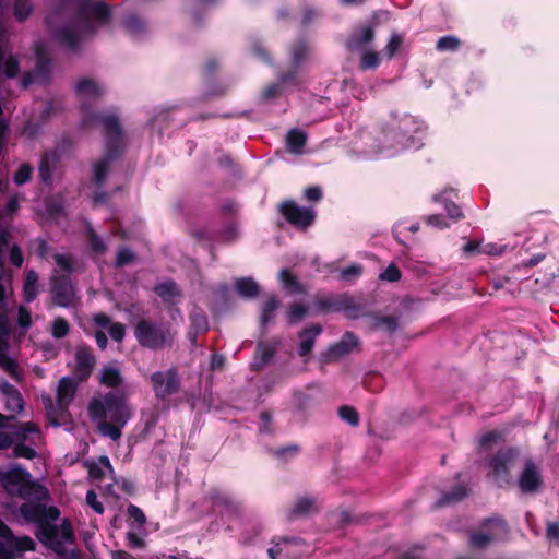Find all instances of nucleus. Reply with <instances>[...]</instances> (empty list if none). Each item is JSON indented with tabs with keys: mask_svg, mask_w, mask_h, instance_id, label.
Here are the masks:
<instances>
[{
	"mask_svg": "<svg viewBox=\"0 0 559 559\" xmlns=\"http://www.w3.org/2000/svg\"><path fill=\"white\" fill-rule=\"evenodd\" d=\"M20 514L28 523L37 524L36 537L47 548L59 556L66 555L64 543L74 544L75 535L72 523L64 518L60 526L52 524L60 516V510L37 502H24L20 506Z\"/></svg>",
	"mask_w": 559,
	"mask_h": 559,
	"instance_id": "nucleus-1",
	"label": "nucleus"
},
{
	"mask_svg": "<svg viewBox=\"0 0 559 559\" xmlns=\"http://www.w3.org/2000/svg\"><path fill=\"white\" fill-rule=\"evenodd\" d=\"M87 413L92 421L97 424L102 436L117 441L122 436V428L132 417V411L123 394L108 392L103 399L94 397L87 405Z\"/></svg>",
	"mask_w": 559,
	"mask_h": 559,
	"instance_id": "nucleus-2",
	"label": "nucleus"
},
{
	"mask_svg": "<svg viewBox=\"0 0 559 559\" xmlns=\"http://www.w3.org/2000/svg\"><path fill=\"white\" fill-rule=\"evenodd\" d=\"M134 336L140 346L153 350L170 347L175 333L168 323H156L141 319L134 325Z\"/></svg>",
	"mask_w": 559,
	"mask_h": 559,
	"instance_id": "nucleus-3",
	"label": "nucleus"
},
{
	"mask_svg": "<svg viewBox=\"0 0 559 559\" xmlns=\"http://www.w3.org/2000/svg\"><path fill=\"white\" fill-rule=\"evenodd\" d=\"M76 379L70 377H62L57 386V403L53 405L52 400L47 397L44 403L47 412V417L51 425L60 426L59 418H62L67 413L70 404L72 403L76 391Z\"/></svg>",
	"mask_w": 559,
	"mask_h": 559,
	"instance_id": "nucleus-4",
	"label": "nucleus"
},
{
	"mask_svg": "<svg viewBox=\"0 0 559 559\" xmlns=\"http://www.w3.org/2000/svg\"><path fill=\"white\" fill-rule=\"evenodd\" d=\"M520 456V451L513 447L499 449L487 460L490 469L489 475L498 487H504L511 483V468Z\"/></svg>",
	"mask_w": 559,
	"mask_h": 559,
	"instance_id": "nucleus-5",
	"label": "nucleus"
},
{
	"mask_svg": "<svg viewBox=\"0 0 559 559\" xmlns=\"http://www.w3.org/2000/svg\"><path fill=\"white\" fill-rule=\"evenodd\" d=\"M313 305L321 313L344 312L349 319L359 318L362 309L348 293L316 297Z\"/></svg>",
	"mask_w": 559,
	"mask_h": 559,
	"instance_id": "nucleus-6",
	"label": "nucleus"
},
{
	"mask_svg": "<svg viewBox=\"0 0 559 559\" xmlns=\"http://www.w3.org/2000/svg\"><path fill=\"white\" fill-rule=\"evenodd\" d=\"M150 383L155 397L162 402L181 391V378L177 367L153 372L150 377Z\"/></svg>",
	"mask_w": 559,
	"mask_h": 559,
	"instance_id": "nucleus-7",
	"label": "nucleus"
},
{
	"mask_svg": "<svg viewBox=\"0 0 559 559\" xmlns=\"http://www.w3.org/2000/svg\"><path fill=\"white\" fill-rule=\"evenodd\" d=\"M76 16L82 21L84 31L92 34L95 32V26L90 19L95 17L97 21L106 23L109 21L111 12L103 1L92 3L90 0H83L79 5Z\"/></svg>",
	"mask_w": 559,
	"mask_h": 559,
	"instance_id": "nucleus-8",
	"label": "nucleus"
},
{
	"mask_svg": "<svg viewBox=\"0 0 559 559\" xmlns=\"http://www.w3.org/2000/svg\"><path fill=\"white\" fill-rule=\"evenodd\" d=\"M281 214L294 227L306 230L316 219V212L311 207H301L295 201L286 200L280 206Z\"/></svg>",
	"mask_w": 559,
	"mask_h": 559,
	"instance_id": "nucleus-9",
	"label": "nucleus"
},
{
	"mask_svg": "<svg viewBox=\"0 0 559 559\" xmlns=\"http://www.w3.org/2000/svg\"><path fill=\"white\" fill-rule=\"evenodd\" d=\"M50 292L55 306L70 308L74 305L75 287L69 275L53 276Z\"/></svg>",
	"mask_w": 559,
	"mask_h": 559,
	"instance_id": "nucleus-10",
	"label": "nucleus"
},
{
	"mask_svg": "<svg viewBox=\"0 0 559 559\" xmlns=\"http://www.w3.org/2000/svg\"><path fill=\"white\" fill-rule=\"evenodd\" d=\"M36 66L33 71L24 73L22 78V86L27 88L31 84L38 82L48 84L51 79V60L40 47H36Z\"/></svg>",
	"mask_w": 559,
	"mask_h": 559,
	"instance_id": "nucleus-11",
	"label": "nucleus"
},
{
	"mask_svg": "<svg viewBox=\"0 0 559 559\" xmlns=\"http://www.w3.org/2000/svg\"><path fill=\"white\" fill-rule=\"evenodd\" d=\"M518 487L524 495H535L542 490L544 481L539 468L533 460L527 459L518 477Z\"/></svg>",
	"mask_w": 559,
	"mask_h": 559,
	"instance_id": "nucleus-12",
	"label": "nucleus"
},
{
	"mask_svg": "<svg viewBox=\"0 0 559 559\" xmlns=\"http://www.w3.org/2000/svg\"><path fill=\"white\" fill-rule=\"evenodd\" d=\"M358 346V337L353 332L347 331L338 342L330 345L325 352L321 353L320 360L323 364H332L349 355Z\"/></svg>",
	"mask_w": 559,
	"mask_h": 559,
	"instance_id": "nucleus-13",
	"label": "nucleus"
},
{
	"mask_svg": "<svg viewBox=\"0 0 559 559\" xmlns=\"http://www.w3.org/2000/svg\"><path fill=\"white\" fill-rule=\"evenodd\" d=\"M94 122H100L104 129V135L110 136H122L123 130L119 118L116 115H103L97 112H86L83 116L82 124L90 127Z\"/></svg>",
	"mask_w": 559,
	"mask_h": 559,
	"instance_id": "nucleus-14",
	"label": "nucleus"
},
{
	"mask_svg": "<svg viewBox=\"0 0 559 559\" xmlns=\"http://www.w3.org/2000/svg\"><path fill=\"white\" fill-rule=\"evenodd\" d=\"M96 359L93 355L92 348L83 345L79 346L75 352V367L73 373L79 382L86 381L95 367Z\"/></svg>",
	"mask_w": 559,
	"mask_h": 559,
	"instance_id": "nucleus-15",
	"label": "nucleus"
},
{
	"mask_svg": "<svg viewBox=\"0 0 559 559\" xmlns=\"http://www.w3.org/2000/svg\"><path fill=\"white\" fill-rule=\"evenodd\" d=\"M20 476L21 474L17 472L9 473L7 476L10 484L16 485L21 483L19 497L22 499L36 498L39 501L48 499L49 492L45 486L31 480L21 481Z\"/></svg>",
	"mask_w": 559,
	"mask_h": 559,
	"instance_id": "nucleus-16",
	"label": "nucleus"
},
{
	"mask_svg": "<svg viewBox=\"0 0 559 559\" xmlns=\"http://www.w3.org/2000/svg\"><path fill=\"white\" fill-rule=\"evenodd\" d=\"M377 22L360 25L347 39L346 48L349 51H362L374 39Z\"/></svg>",
	"mask_w": 559,
	"mask_h": 559,
	"instance_id": "nucleus-17",
	"label": "nucleus"
},
{
	"mask_svg": "<svg viewBox=\"0 0 559 559\" xmlns=\"http://www.w3.org/2000/svg\"><path fill=\"white\" fill-rule=\"evenodd\" d=\"M281 346L280 340L259 341L254 350L253 371H261L276 355Z\"/></svg>",
	"mask_w": 559,
	"mask_h": 559,
	"instance_id": "nucleus-18",
	"label": "nucleus"
},
{
	"mask_svg": "<svg viewBox=\"0 0 559 559\" xmlns=\"http://www.w3.org/2000/svg\"><path fill=\"white\" fill-rule=\"evenodd\" d=\"M323 329L320 324L316 323L309 328L302 329L298 333V337L300 343L298 345V355L308 360V357L311 355L317 337L322 333Z\"/></svg>",
	"mask_w": 559,
	"mask_h": 559,
	"instance_id": "nucleus-19",
	"label": "nucleus"
},
{
	"mask_svg": "<svg viewBox=\"0 0 559 559\" xmlns=\"http://www.w3.org/2000/svg\"><path fill=\"white\" fill-rule=\"evenodd\" d=\"M316 499L312 497H300L296 502L286 511V520L294 522L296 520L306 518L312 513H317Z\"/></svg>",
	"mask_w": 559,
	"mask_h": 559,
	"instance_id": "nucleus-20",
	"label": "nucleus"
},
{
	"mask_svg": "<svg viewBox=\"0 0 559 559\" xmlns=\"http://www.w3.org/2000/svg\"><path fill=\"white\" fill-rule=\"evenodd\" d=\"M211 501L213 507L223 508L229 515L238 518L242 514L243 508L241 502L237 501L226 492L214 490L211 493Z\"/></svg>",
	"mask_w": 559,
	"mask_h": 559,
	"instance_id": "nucleus-21",
	"label": "nucleus"
},
{
	"mask_svg": "<svg viewBox=\"0 0 559 559\" xmlns=\"http://www.w3.org/2000/svg\"><path fill=\"white\" fill-rule=\"evenodd\" d=\"M57 41L68 50H78L81 43L80 34L70 26H62L55 32Z\"/></svg>",
	"mask_w": 559,
	"mask_h": 559,
	"instance_id": "nucleus-22",
	"label": "nucleus"
},
{
	"mask_svg": "<svg viewBox=\"0 0 559 559\" xmlns=\"http://www.w3.org/2000/svg\"><path fill=\"white\" fill-rule=\"evenodd\" d=\"M237 294L245 299H254L260 294L259 284L251 277H239L235 282Z\"/></svg>",
	"mask_w": 559,
	"mask_h": 559,
	"instance_id": "nucleus-23",
	"label": "nucleus"
},
{
	"mask_svg": "<svg viewBox=\"0 0 559 559\" xmlns=\"http://www.w3.org/2000/svg\"><path fill=\"white\" fill-rule=\"evenodd\" d=\"M281 307L278 297L274 294L270 295L267 299L261 305L260 325H266L273 321L276 310Z\"/></svg>",
	"mask_w": 559,
	"mask_h": 559,
	"instance_id": "nucleus-24",
	"label": "nucleus"
},
{
	"mask_svg": "<svg viewBox=\"0 0 559 559\" xmlns=\"http://www.w3.org/2000/svg\"><path fill=\"white\" fill-rule=\"evenodd\" d=\"M38 295V274L34 270H28L25 274L23 284V296L26 302H33Z\"/></svg>",
	"mask_w": 559,
	"mask_h": 559,
	"instance_id": "nucleus-25",
	"label": "nucleus"
},
{
	"mask_svg": "<svg viewBox=\"0 0 559 559\" xmlns=\"http://www.w3.org/2000/svg\"><path fill=\"white\" fill-rule=\"evenodd\" d=\"M306 143H307V134L304 131H301L297 128H294L287 132L286 144H287V150L290 153H295V154L301 153Z\"/></svg>",
	"mask_w": 559,
	"mask_h": 559,
	"instance_id": "nucleus-26",
	"label": "nucleus"
},
{
	"mask_svg": "<svg viewBox=\"0 0 559 559\" xmlns=\"http://www.w3.org/2000/svg\"><path fill=\"white\" fill-rule=\"evenodd\" d=\"M154 292L164 302H171L174 298L181 296V290L174 281L157 284Z\"/></svg>",
	"mask_w": 559,
	"mask_h": 559,
	"instance_id": "nucleus-27",
	"label": "nucleus"
},
{
	"mask_svg": "<svg viewBox=\"0 0 559 559\" xmlns=\"http://www.w3.org/2000/svg\"><path fill=\"white\" fill-rule=\"evenodd\" d=\"M123 378L118 368L106 366L102 369L99 382L107 388H118L122 384Z\"/></svg>",
	"mask_w": 559,
	"mask_h": 559,
	"instance_id": "nucleus-28",
	"label": "nucleus"
},
{
	"mask_svg": "<svg viewBox=\"0 0 559 559\" xmlns=\"http://www.w3.org/2000/svg\"><path fill=\"white\" fill-rule=\"evenodd\" d=\"M75 93L81 96H100L104 91L96 81L90 78H81L75 85Z\"/></svg>",
	"mask_w": 559,
	"mask_h": 559,
	"instance_id": "nucleus-29",
	"label": "nucleus"
},
{
	"mask_svg": "<svg viewBox=\"0 0 559 559\" xmlns=\"http://www.w3.org/2000/svg\"><path fill=\"white\" fill-rule=\"evenodd\" d=\"M105 140V154L103 158L115 162L123 154L122 136H110Z\"/></svg>",
	"mask_w": 559,
	"mask_h": 559,
	"instance_id": "nucleus-30",
	"label": "nucleus"
},
{
	"mask_svg": "<svg viewBox=\"0 0 559 559\" xmlns=\"http://www.w3.org/2000/svg\"><path fill=\"white\" fill-rule=\"evenodd\" d=\"M467 495V489L463 485H457L450 491L443 492L440 499L436 502V508H442L455 502L461 501Z\"/></svg>",
	"mask_w": 559,
	"mask_h": 559,
	"instance_id": "nucleus-31",
	"label": "nucleus"
},
{
	"mask_svg": "<svg viewBox=\"0 0 559 559\" xmlns=\"http://www.w3.org/2000/svg\"><path fill=\"white\" fill-rule=\"evenodd\" d=\"M366 316L372 319V328H383L390 333H394L399 329V319L394 316H381L374 312H368Z\"/></svg>",
	"mask_w": 559,
	"mask_h": 559,
	"instance_id": "nucleus-32",
	"label": "nucleus"
},
{
	"mask_svg": "<svg viewBox=\"0 0 559 559\" xmlns=\"http://www.w3.org/2000/svg\"><path fill=\"white\" fill-rule=\"evenodd\" d=\"M111 163L102 158L93 164V182L97 188L105 186Z\"/></svg>",
	"mask_w": 559,
	"mask_h": 559,
	"instance_id": "nucleus-33",
	"label": "nucleus"
},
{
	"mask_svg": "<svg viewBox=\"0 0 559 559\" xmlns=\"http://www.w3.org/2000/svg\"><path fill=\"white\" fill-rule=\"evenodd\" d=\"M309 52V45L302 37L297 38L290 46L292 63L300 67Z\"/></svg>",
	"mask_w": 559,
	"mask_h": 559,
	"instance_id": "nucleus-34",
	"label": "nucleus"
},
{
	"mask_svg": "<svg viewBox=\"0 0 559 559\" xmlns=\"http://www.w3.org/2000/svg\"><path fill=\"white\" fill-rule=\"evenodd\" d=\"M9 546L15 554V557L25 551H34L36 549V543L34 542V539L26 535L19 537L13 535V538L10 540Z\"/></svg>",
	"mask_w": 559,
	"mask_h": 559,
	"instance_id": "nucleus-35",
	"label": "nucleus"
},
{
	"mask_svg": "<svg viewBox=\"0 0 559 559\" xmlns=\"http://www.w3.org/2000/svg\"><path fill=\"white\" fill-rule=\"evenodd\" d=\"M190 329L195 331V334H202L209 331L207 317L201 309L193 310L190 313Z\"/></svg>",
	"mask_w": 559,
	"mask_h": 559,
	"instance_id": "nucleus-36",
	"label": "nucleus"
},
{
	"mask_svg": "<svg viewBox=\"0 0 559 559\" xmlns=\"http://www.w3.org/2000/svg\"><path fill=\"white\" fill-rule=\"evenodd\" d=\"M496 538L495 534L474 532L469 535V545L475 549H484Z\"/></svg>",
	"mask_w": 559,
	"mask_h": 559,
	"instance_id": "nucleus-37",
	"label": "nucleus"
},
{
	"mask_svg": "<svg viewBox=\"0 0 559 559\" xmlns=\"http://www.w3.org/2000/svg\"><path fill=\"white\" fill-rule=\"evenodd\" d=\"M462 41L454 35H445L438 39L436 49L438 51H456L460 49Z\"/></svg>",
	"mask_w": 559,
	"mask_h": 559,
	"instance_id": "nucleus-38",
	"label": "nucleus"
},
{
	"mask_svg": "<svg viewBox=\"0 0 559 559\" xmlns=\"http://www.w3.org/2000/svg\"><path fill=\"white\" fill-rule=\"evenodd\" d=\"M123 26L132 35L142 34L146 29L145 22L135 14L128 15L123 20Z\"/></svg>",
	"mask_w": 559,
	"mask_h": 559,
	"instance_id": "nucleus-39",
	"label": "nucleus"
},
{
	"mask_svg": "<svg viewBox=\"0 0 559 559\" xmlns=\"http://www.w3.org/2000/svg\"><path fill=\"white\" fill-rule=\"evenodd\" d=\"M33 12V5L29 0H15L13 7V15L16 21L24 22Z\"/></svg>",
	"mask_w": 559,
	"mask_h": 559,
	"instance_id": "nucleus-40",
	"label": "nucleus"
},
{
	"mask_svg": "<svg viewBox=\"0 0 559 559\" xmlns=\"http://www.w3.org/2000/svg\"><path fill=\"white\" fill-rule=\"evenodd\" d=\"M39 179L45 185H51L52 182V165L48 154H44L39 162Z\"/></svg>",
	"mask_w": 559,
	"mask_h": 559,
	"instance_id": "nucleus-41",
	"label": "nucleus"
},
{
	"mask_svg": "<svg viewBox=\"0 0 559 559\" xmlns=\"http://www.w3.org/2000/svg\"><path fill=\"white\" fill-rule=\"evenodd\" d=\"M280 278L283 282L285 288L290 290L292 293H301L302 288L297 278L292 274V272L287 269H284L280 272Z\"/></svg>",
	"mask_w": 559,
	"mask_h": 559,
	"instance_id": "nucleus-42",
	"label": "nucleus"
},
{
	"mask_svg": "<svg viewBox=\"0 0 559 559\" xmlns=\"http://www.w3.org/2000/svg\"><path fill=\"white\" fill-rule=\"evenodd\" d=\"M338 415L342 420L346 421L353 427L359 425V414L355 407L349 405H343L338 408Z\"/></svg>",
	"mask_w": 559,
	"mask_h": 559,
	"instance_id": "nucleus-43",
	"label": "nucleus"
},
{
	"mask_svg": "<svg viewBox=\"0 0 559 559\" xmlns=\"http://www.w3.org/2000/svg\"><path fill=\"white\" fill-rule=\"evenodd\" d=\"M380 64L379 53L376 51H364L360 58L359 67L361 70L377 69Z\"/></svg>",
	"mask_w": 559,
	"mask_h": 559,
	"instance_id": "nucleus-44",
	"label": "nucleus"
},
{
	"mask_svg": "<svg viewBox=\"0 0 559 559\" xmlns=\"http://www.w3.org/2000/svg\"><path fill=\"white\" fill-rule=\"evenodd\" d=\"M32 174L33 167L27 163H23L14 173L13 181L16 186H23L31 180Z\"/></svg>",
	"mask_w": 559,
	"mask_h": 559,
	"instance_id": "nucleus-45",
	"label": "nucleus"
},
{
	"mask_svg": "<svg viewBox=\"0 0 559 559\" xmlns=\"http://www.w3.org/2000/svg\"><path fill=\"white\" fill-rule=\"evenodd\" d=\"M299 452L300 447L298 444H289L273 450V455L284 462H287L289 459L297 456Z\"/></svg>",
	"mask_w": 559,
	"mask_h": 559,
	"instance_id": "nucleus-46",
	"label": "nucleus"
},
{
	"mask_svg": "<svg viewBox=\"0 0 559 559\" xmlns=\"http://www.w3.org/2000/svg\"><path fill=\"white\" fill-rule=\"evenodd\" d=\"M307 314L306 306L301 304H292L287 311V321L289 324H296Z\"/></svg>",
	"mask_w": 559,
	"mask_h": 559,
	"instance_id": "nucleus-47",
	"label": "nucleus"
},
{
	"mask_svg": "<svg viewBox=\"0 0 559 559\" xmlns=\"http://www.w3.org/2000/svg\"><path fill=\"white\" fill-rule=\"evenodd\" d=\"M88 242L93 252L104 254L107 251V246L96 231L90 227L87 230Z\"/></svg>",
	"mask_w": 559,
	"mask_h": 559,
	"instance_id": "nucleus-48",
	"label": "nucleus"
},
{
	"mask_svg": "<svg viewBox=\"0 0 559 559\" xmlns=\"http://www.w3.org/2000/svg\"><path fill=\"white\" fill-rule=\"evenodd\" d=\"M39 429L36 424L32 421L22 423L15 427L14 438L19 441H25L29 433L38 432Z\"/></svg>",
	"mask_w": 559,
	"mask_h": 559,
	"instance_id": "nucleus-49",
	"label": "nucleus"
},
{
	"mask_svg": "<svg viewBox=\"0 0 559 559\" xmlns=\"http://www.w3.org/2000/svg\"><path fill=\"white\" fill-rule=\"evenodd\" d=\"M70 325L68 321L62 318L58 317L53 320L52 326H51V334L55 338H63L69 334Z\"/></svg>",
	"mask_w": 559,
	"mask_h": 559,
	"instance_id": "nucleus-50",
	"label": "nucleus"
},
{
	"mask_svg": "<svg viewBox=\"0 0 559 559\" xmlns=\"http://www.w3.org/2000/svg\"><path fill=\"white\" fill-rule=\"evenodd\" d=\"M135 254L127 247H122L118 250L115 266L123 267L131 264L135 260Z\"/></svg>",
	"mask_w": 559,
	"mask_h": 559,
	"instance_id": "nucleus-51",
	"label": "nucleus"
},
{
	"mask_svg": "<svg viewBox=\"0 0 559 559\" xmlns=\"http://www.w3.org/2000/svg\"><path fill=\"white\" fill-rule=\"evenodd\" d=\"M441 199L444 200V209L448 213V216L454 221H459L463 217V213L461 211V209L459 207V205H456L454 202L452 201H447L443 197V194H440V195H435L433 197V200L436 202H439L441 201Z\"/></svg>",
	"mask_w": 559,
	"mask_h": 559,
	"instance_id": "nucleus-52",
	"label": "nucleus"
},
{
	"mask_svg": "<svg viewBox=\"0 0 559 559\" xmlns=\"http://www.w3.org/2000/svg\"><path fill=\"white\" fill-rule=\"evenodd\" d=\"M0 366L10 374L12 379L15 381H21L22 377L17 370L16 362L12 358L2 356L0 358Z\"/></svg>",
	"mask_w": 559,
	"mask_h": 559,
	"instance_id": "nucleus-53",
	"label": "nucleus"
},
{
	"mask_svg": "<svg viewBox=\"0 0 559 559\" xmlns=\"http://www.w3.org/2000/svg\"><path fill=\"white\" fill-rule=\"evenodd\" d=\"M24 441H20L13 447V455L15 457H23L27 460H33L36 456V451L32 447H28L23 443Z\"/></svg>",
	"mask_w": 559,
	"mask_h": 559,
	"instance_id": "nucleus-54",
	"label": "nucleus"
},
{
	"mask_svg": "<svg viewBox=\"0 0 559 559\" xmlns=\"http://www.w3.org/2000/svg\"><path fill=\"white\" fill-rule=\"evenodd\" d=\"M362 273L360 264H352L341 270V278L344 281H354Z\"/></svg>",
	"mask_w": 559,
	"mask_h": 559,
	"instance_id": "nucleus-55",
	"label": "nucleus"
},
{
	"mask_svg": "<svg viewBox=\"0 0 559 559\" xmlns=\"http://www.w3.org/2000/svg\"><path fill=\"white\" fill-rule=\"evenodd\" d=\"M127 514L130 519H133L139 526H143L146 523V515L143 510L135 504L130 503L128 506Z\"/></svg>",
	"mask_w": 559,
	"mask_h": 559,
	"instance_id": "nucleus-56",
	"label": "nucleus"
},
{
	"mask_svg": "<svg viewBox=\"0 0 559 559\" xmlns=\"http://www.w3.org/2000/svg\"><path fill=\"white\" fill-rule=\"evenodd\" d=\"M53 260L61 270L68 273L67 275L73 272V260L70 255L56 253Z\"/></svg>",
	"mask_w": 559,
	"mask_h": 559,
	"instance_id": "nucleus-57",
	"label": "nucleus"
},
{
	"mask_svg": "<svg viewBox=\"0 0 559 559\" xmlns=\"http://www.w3.org/2000/svg\"><path fill=\"white\" fill-rule=\"evenodd\" d=\"M403 43V38L401 35L393 33L389 39V43L385 46V53L389 58H392L396 51L400 49Z\"/></svg>",
	"mask_w": 559,
	"mask_h": 559,
	"instance_id": "nucleus-58",
	"label": "nucleus"
},
{
	"mask_svg": "<svg viewBox=\"0 0 559 559\" xmlns=\"http://www.w3.org/2000/svg\"><path fill=\"white\" fill-rule=\"evenodd\" d=\"M2 68L4 70V74L7 78H15L19 74L20 71V63L16 58L10 57L7 59V61L2 64Z\"/></svg>",
	"mask_w": 559,
	"mask_h": 559,
	"instance_id": "nucleus-59",
	"label": "nucleus"
},
{
	"mask_svg": "<svg viewBox=\"0 0 559 559\" xmlns=\"http://www.w3.org/2000/svg\"><path fill=\"white\" fill-rule=\"evenodd\" d=\"M402 276L401 271L395 264H390L384 272L380 274V278L388 282H397Z\"/></svg>",
	"mask_w": 559,
	"mask_h": 559,
	"instance_id": "nucleus-60",
	"label": "nucleus"
},
{
	"mask_svg": "<svg viewBox=\"0 0 559 559\" xmlns=\"http://www.w3.org/2000/svg\"><path fill=\"white\" fill-rule=\"evenodd\" d=\"M109 335L115 342H121L126 336V328L120 322H114L109 325Z\"/></svg>",
	"mask_w": 559,
	"mask_h": 559,
	"instance_id": "nucleus-61",
	"label": "nucleus"
},
{
	"mask_svg": "<svg viewBox=\"0 0 559 559\" xmlns=\"http://www.w3.org/2000/svg\"><path fill=\"white\" fill-rule=\"evenodd\" d=\"M86 503L97 513L103 514L105 509L100 501L97 499V495L94 490H88L86 492Z\"/></svg>",
	"mask_w": 559,
	"mask_h": 559,
	"instance_id": "nucleus-62",
	"label": "nucleus"
},
{
	"mask_svg": "<svg viewBox=\"0 0 559 559\" xmlns=\"http://www.w3.org/2000/svg\"><path fill=\"white\" fill-rule=\"evenodd\" d=\"M502 432L499 431V430H491V431H488L486 433L483 435V437L480 438V445L483 448H487L489 445H491L492 443L499 441L501 438H502Z\"/></svg>",
	"mask_w": 559,
	"mask_h": 559,
	"instance_id": "nucleus-63",
	"label": "nucleus"
},
{
	"mask_svg": "<svg viewBox=\"0 0 559 559\" xmlns=\"http://www.w3.org/2000/svg\"><path fill=\"white\" fill-rule=\"evenodd\" d=\"M17 323L23 329H28L32 325L31 311L23 306H20L17 310Z\"/></svg>",
	"mask_w": 559,
	"mask_h": 559,
	"instance_id": "nucleus-64",
	"label": "nucleus"
}]
</instances>
